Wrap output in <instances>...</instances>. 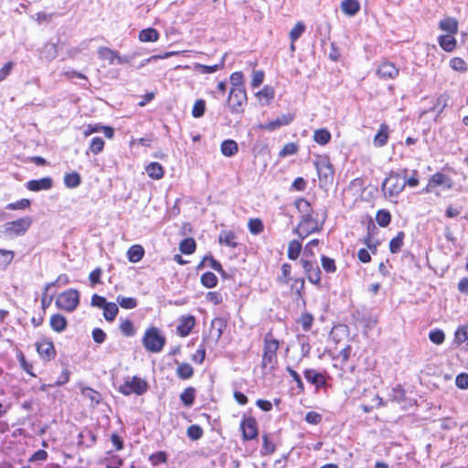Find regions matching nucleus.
Returning <instances> with one entry per match:
<instances>
[{
  "label": "nucleus",
  "mask_w": 468,
  "mask_h": 468,
  "mask_svg": "<svg viewBox=\"0 0 468 468\" xmlns=\"http://www.w3.org/2000/svg\"><path fill=\"white\" fill-rule=\"evenodd\" d=\"M119 308L114 303H107L103 307V317L108 322H112L118 314Z\"/></svg>",
  "instance_id": "2f4dec72"
},
{
  "label": "nucleus",
  "mask_w": 468,
  "mask_h": 468,
  "mask_svg": "<svg viewBox=\"0 0 468 468\" xmlns=\"http://www.w3.org/2000/svg\"><path fill=\"white\" fill-rule=\"evenodd\" d=\"M99 56L102 59H106L109 61L111 65H113L116 63L119 53L113 49H111L109 48H99Z\"/></svg>",
  "instance_id": "c85d7f7f"
},
{
  "label": "nucleus",
  "mask_w": 468,
  "mask_h": 468,
  "mask_svg": "<svg viewBox=\"0 0 468 468\" xmlns=\"http://www.w3.org/2000/svg\"><path fill=\"white\" fill-rule=\"evenodd\" d=\"M52 186L53 179L50 176L42 177L40 179L29 180L27 183V188L33 192L49 190Z\"/></svg>",
  "instance_id": "2eb2a0df"
},
{
  "label": "nucleus",
  "mask_w": 468,
  "mask_h": 468,
  "mask_svg": "<svg viewBox=\"0 0 468 468\" xmlns=\"http://www.w3.org/2000/svg\"><path fill=\"white\" fill-rule=\"evenodd\" d=\"M390 220H391V215L388 210L379 209L377 212L376 221L380 227L385 228V227L388 226V224L390 223Z\"/></svg>",
  "instance_id": "4c0bfd02"
},
{
  "label": "nucleus",
  "mask_w": 468,
  "mask_h": 468,
  "mask_svg": "<svg viewBox=\"0 0 468 468\" xmlns=\"http://www.w3.org/2000/svg\"><path fill=\"white\" fill-rule=\"evenodd\" d=\"M301 250H302L301 242L296 239L291 240L288 244V250H287L288 258L292 261L298 259V257L301 253Z\"/></svg>",
  "instance_id": "7c9ffc66"
},
{
  "label": "nucleus",
  "mask_w": 468,
  "mask_h": 468,
  "mask_svg": "<svg viewBox=\"0 0 468 468\" xmlns=\"http://www.w3.org/2000/svg\"><path fill=\"white\" fill-rule=\"evenodd\" d=\"M116 301L123 309H133L137 306V300L133 297L118 295Z\"/></svg>",
  "instance_id": "ea45409f"
},
{
  "label": "nucleus",
  "mask_w": 468,
  "mask_h": 468,
  "mask_svg": "<svg viewBox=\"0 0 468 468\" xmlns=\"http://www.w3.org/2000/svg\"><path fill=\"white\" fill-rule=\"evenodd\" d=\"M237 237L233 231L230 230H223L220 232L218 237V242L221 245H225L230 248H236L238 243L236 241Z\"/></svg>",
  "instance_id": "5701e85b"
},
{
  "label": "nucleus",
  "mask_w": 468,
  "mask_h": 468,
  "mask_svg": "<svg viewBox=\"0 0 468 468\" xmlns=\"http://www.w3.org/2000/svg\"><path fill=\"white\" fill-rule=\"evenodd\" d=\"M80 303V294L75 289H69L61 292L57 300L56 305L58 309L71 313Z\"/></svg>",
  "instance_id": "39448f33"
},
{
  "label": "nucleus",
  "mask_w": 468,
  "mask_h": 468,
  "mask_svg": "<svg viewBox=\"0 0 468 468\" xmlns=\"http://www.w3.org/2000/svg\"><path fill=\"white\" fill-rule=\"evenodd\" d=\"M203 262L206 263L210 268H212L214 271H216L221 274H224V271L222 269L221 264L218 261H216L213 257H211V256L205 257L203 260Z\"/></svg>",
  "instance_id": "680f3d73"
},
{
  "label": "nucleus",
  "mask_w": 468,
  "mask_h": 468,
  "mask_svg": "<svg viewBox=\"0 0 468 468\" xmlns=\"http://www.w3.org/2000/svg\"><path fill=\"white\" fill-rule=\"evenodd\" d=\"M295 207L302 216L312 214V207L310 203L304 198H298L295 201Z\"/></svg>",
  "instance_id": "09e8293b"
},
{
  "label": "nucleus",
  "mask_w": 468,
  "mask_h": 468,
  "mask_svg": "<svg viewBox=\"0 0 468 468\" xmlns=\"http://www.w3.org/2000/svg\"><path fill=\"white\" fill-rule=\"evenodd\" d=\"M179 249L184 254H191L196 250V241L192 238L185 239L181 241Z\"/></svg>",
  "instance_id": "37998d69"
},
{
  "label": "nucleus",
  "mask_w": 468,
  "mask_h": 468,
  "mask_svg": "<svg viewBox=\"0 0 468 468\" xmlns=\"http://www.w3.org/2000/svg\"><path fill=\"white\" fill-rule=\"evenodd\" d=\"M314 165L319 177L320 186L322 187L332 183L334 178V171L327 156H317Z\"/></svg>",
  "instance_id": "20e7f679"
},
{
  "label": "nucleus",
  "mask_w": 468,
  "mask_h": 468,
  "mask_svg": "<svg viewBox=\"0 0 468 468\" xmlns=\"http://www.w3.org/2000/svg\"><path fill=\"white\" fill-rule=\"evenodd\" d=\"M37 351L39 356L45 360H51L56 356L54 345L49 340H42L37 343Z\"/></svg>",
  "instance_id": "4468645a"
},
{
  "label": "nucleus",
  "mask_w": 468,
  "mask_h": 468,
  "mask_svg": "<svg viewBox=\"0 0 468 468\" xmlns=\"http://www.w3.org/2000/svg\"><path fill=\"white\" fill-rule=\"evenodd\" d=\"M314 317L310 314H303L299 318L298 323L302 325L304 331H309L313 325Z\"/></svg>",
  "instance_id": "13d9d810"
},
{
  "label": "nucleus",
  "mask_w": 468,
  "mask_h": 468,
  "mask_svg": "<svg viewBox=\"0 0 468 468\" xmlns=\"http://www.w3.org/2000/svg\"><path fill=\"white\" fill-rule=\"evenodd\" d=\"M32 224L30 217H24L4 225L5 233L10 237L24 235Z\"/></svg>",
  "instance_id": "1a4fd4ad"
},
{
  "label": "nucleus",
  "mask_w": 468,
  "mask_h": 468,
  "mask_svg": "<svg viewBox=\"0 0 468 468\" xmlns=\"http://www.w3.org/2000/svg\"><path fill=\"white\" fill-rule=\"evenodd\" d=\"M81 183L80 176L77 172L66 174L64 176V184L69 188H75Z\"/></svg>",
  "instance_id": "72a5a7b5"
},
{
  "label": "nucleus",
  "mask_w": 468,
  "mask_h": 468,
  "mask_svg": "<svg viewBox=\"0 0 468 468\" xmlns=\"http://www.w3.org/2000/svg\"><path fill=\"white\" fill-rule=\"evenodd\" d=\"M454 35L455 34H445L438 37V42L443 50L451 52L455 48L456 39Z\"/></svg>",
  "instance_id": "aec40b11"
},
{
  "label": "nucleus",
  "mask_w": 468,
  "mask_h": 468,
  "mask_svg": "<svg viewBox=\"0 0 468 468\" xmlns=\"http://www.w3.org/2000/svg\"><path fill=\"white\" fill-rule=\"evenodd\" d=\"M247 102L245 88H231L228 98V105L232 113H241Z\"/></svg>",
  "instance_id": "6e6552de"
},
{
  "label": "nucleus",
  "mask_w": 468,
  "mask_h": 468,
  "mask_svg": "<svg viewBox=\"0 0 468 468\" xmlns=\"http://www.w3.org/2000/svg\"><path fill=\"white\" fill-rule=\"evenodd\" d=\"M404 233L399 232L389 242V250L391 253H398L403 246Z\"/></svg>",
  "instance_id": "e433bc0d"
},
{
  "label": "nucleus",
  "mask_w": 468,
  "mask_h": 468,
  "mask_svg": "<svg viewBox=\"0 0 468 468\" xmlns=\"http://www.w3.org/2000/svg\"><path fill=\"white\" fill-rule=\"evenodd\" d=\"M377 74L384 80L394 79L399 75V69L393 63L385 61L378 66Z\"/></svg>",
  "instance_id": "f3484780"
},
{
  "label": "nucleus",
  "mask_w": 468,
  "mask_h": 468,
  "mask_svg": "<svg viewBox=\"0 0 468 468\" xmlns=\"http://www.w3.org/2000/svg\"><path fill=\"white\" fill-rule=\"evenodd\" d=\"M319 244V240L317 239H314L311 241H309L304 249H303V257L305 259L313 258L314 256V252L313 251L314 247L317 246Z\"/></svg>",
  "instance_id": "e2e57ef3"
},
{
  "label": "nucleus",
  "mask_w": 468,
  "mask_h": 468,
  "mask_svg": "<svg viewBox=\"0 0 468 468\" xmlns=\"http://www.w3.org/2000/svg\"><path fill=\"white\" fill-rule=\"evenodd\" d=\"M248 228L250 232L254 235L261 234L264 229L263 223L260 218L249 219Z\"/></svg>",
  "instance_id": "a18cd8bd"
},
{
  "label": "nucleus",
  "mask_w": 468,
  "mask_h": 468,
  "mask_svg": "<svg viewBox=\"0 0 468 468\" xmlns=\"http://www.w3.org/2000/svg\"><path fill=\"white\" fill-rule=\"evenodd\" d=\"M180 399L184 403V405L190 407L193 405L195 400V388H186L180 395Z\"/></svg>",
  "instance_id": "79ce46f5"
},
{
  "label": "nucleus",
  "mask_w": 468,
  "mask_h": 468,
  "mask_svg": "<svg viewBox=\"0 0 468 468\" xmlns=\"http://www.w3.org/2000/svg\"><path fill=\"white\" fill-rule=\"evenodd\" d=\"M145 171L149 177L158 180L164 176V168L157 162L150 163L146 167Z\"/></svg>",
  "instance_id": "b1692460"
},
{
  "label": "nucleus",
  "mask_w": 468,
  "mask_h": 468,
  "mask_svg": "<svg viewBox=\"0 0 468 468\" xmlns=\"http://www.w3.org/2000/svg\"><path fill=\"white\" fill-rule=\"evenodd\" d=\"M148 384L145 380L133 377L132 378H127L122 385L119 387V392L124 396H129L133 393L136 395H143L146 392Z\"/></svg>",
  "instance_id": "0eeeda50"
},
{
  "label": "nucleus",
  "mask_w": 468,
  "mask_h": 468,
  "mask_svg": "<svg viewBox=\"0 0 468 468\" xmlns=\"http://www.w3.org/2000/svg\"><path fill=\"white\" fill-rule=\"evenodd\" d=\"M293 120L292 114H285L279 118H277L274 121L269 122L268 123L264 124L262 127L268 131H274L283 125H288L292 122Z\"/></svg>",
  "instance_id": "a211bd4d"
},
{
  "label": "nucleus",
  "mask_w": 468,
  "mask_h": 468,
  "mask_svg": "<svg viewBox=\"0 0 468 468\" xmlns=\"http://www.w3.org/2000/svg\"><path fill=\"white\" fill-rule=\"evenodd\" d=\"M15 253L13 250L0 249V269L5 270L12 262Z\"/></svg>",
  "instance_id": "f704fd0d"
},
{
  "label": "nucleus",
  "mask_w": 468,
  "mask_h": 468,
  "mask_svg": "<svg viewBox=\"0 0 468 468\" xmlns=\"http://www.w3.org/2000/svg\"><path fill=\"white\" fill-rule=\"evenodd\" d=\"M206 110V102L204 100H197L192 109V115L195 118H200L204 115Z\"/></svg>",
  "instance_id": "6e6d98bb"
},
{
  "label": "nucleus",
  "mask_w": 468,
  "mask_h": 468,
  "mask_svg": "<svg viewBox=\"0 0 468 468\" xmlns=\"http://www.w3.org/2000/svg\"><path fill=\"white\" fill-rule=\"evenodd\" d=\"M256 95L260 101L265 100V104H268L274 98V90L272 87L266 85Z\"/></svg>",
  "instance_id": "a19ab883"
},
{
  "label": "nucleus",
  "mask_w": 468,
  "mask_h": 468,
  "mask_svg": "<svg viewBox=\"0 0 468 468\" xmlns=\"http://www.w3.org/2000/svg\"><path fill=\"white\" fill-rule=\"evenodd\" d=\"M228 325L225 318L217 317L212 320L207 341L217 344Z\"/></svg>",
  "instance_id": "9b49d317"
},
{
  "label": "nucleus",
  "mask_w": 468,
  "mask_h": 468,
  "mask_svg": "<svg viewBox=\"0 0 468 468\" xmlns=\"http://www.w3.org/2000/svg\"><path fill=\"white\" fill-rule=\"evenodd\" d=\"M220 148L223 155L230 157L238 152V144L233 140H225Z\"/></svg>",
  "instance_id": "c756f323"
},
{
  "label": "nucleus",
  "mask_w": 468,
  "mask_h": 468,
  "mask_svg": "<svg viewBox=\"0 0 468 468\" xmlns=\"http://www.w3.org/2000/svg\"><path fill=\"white\" fill-rule=\"evenodd\" d=\"M430 340L437 345L443 343L445 339L444 333L441 330H433L429 334Z\"/></svg>",
  "instance_id": "0e129e2a"
},
{
  "label": "nucleus",
  "mask_w": 468,
  "mask_h": 468,
  "mask_svg": "<svg viewBox=\"0 0 468 468\" xmlns=\"http://www.w3.org/2000/svg\"><path fill=\"white\" fill-rule=\"evenodd\" d=\"M165 344V337L157 327L148 328L143 337L144 348L151 353H159Z\"/></svg>",
  "instance_id": "f03ea898"
},
{
  "label": "nucleus",
  "mask_w": 468,
  "mask_h": 468,
  "mask_svg": "<svg viewBox=\"0 0 468 468\" xmlns=\"http://www.w3.org/2000/svg\"><path fill=\"white\" fill-rule=\"evenodd\" d=\"M303 288H304V280L302 278L294 279L291 285L292 291H293L298 296H301Z\"/></svg>",
  "instance_id": "338daca9"
},
{
  "label": "nucleus",
  "mask_w": 468,
  "mask_h": 468,
  "mask_svg": "<svg viewBox=\"0 0 468 468\" xmlns=\"http://www.w3.org/2000/svg\"><path fill=\"white\" fill-rule=\"evenodd\" d=\"M244 440H253L258 434L257 422L253 418L244 419L240 423Z\"/></svg>",
  "instance_id": "ddd939ff"
},
{
  "label": "nucleus",
  "mask_w": 468,
  "mask_h": 468,
  "mask_svg": "<svg viewBox=\"0 0 468 468\" xmlns=\"http://www.w3.org/2000/svg\"><path fill=\"white\" fill-rule=\"evenodd\" d=\"M223 65H224L223 60L220 62V64H215L213 66H206V65H202L199 63H196L194 65V69L200 74H210V73H214L217 70H218L219 69H221L223 67Z\"/></svg>",
  "instance_id": "473e14b6"
},
{
  "label": "nucleus",
  "mask_w": 468,
  "mask_h": 468,
  "mask_svg": "<svg viewBox=\"0 0 468 468\" xmlns=\"http://www.w3.org/2000/svg\"><path fill=\"white\" fill-rule=\"evenodd\" d=\"M330 139L331 133L326 129H318L314 133V140L321 145L329 143Z\"/></svg>",
  "instance_id": "c9c22d12"
},
{
  "label": "nucleus",
  "mask_w": 468,
  "mask_h": 468,
  "mask_svg": "<svg viewBox=\"0 0 468 468\" xmlns=\"http://www.w3.org/2000/svg\"><path fill=\"white\" fill-rule=\"evenodd\" d=\"M187 436L192 440H198L203 435V431L198 425H190L186 431Z\"/></svg>",
  "instance_id": "bf43d9fd"
},
{
  "label": "nucleus",
  "mask_w": 468,
  "mask_h": 468,
  "mask_svg": "<svg viewBox=\"0 0 468 468\" xmlns=\"http://www.w3.org/2000/svg\"><path fill=\"white\" fill-rule=\"evenodd\" d=\"M298 150V146L293 143L286 144L280 151V156H287L294 154Z\"/></svg>",
  "instance_id": "69168bd1"
},
{
  "label": "nucleus",
  "mask_w": 468,
  "mask_h": 468,
  "mask_svg": "<svg viewBox=\"0 0 468 468\" xmlns=\"http://www.w3.org/2000/svg\"><path fill=\"white\" fill-rule=\"evenodd\" d=\"M193 367L191 365L187 363H182L178 366L176 369V374L178 378L182 379H187L193 376Z\"/></svg>",
  "instance_id": "58836bf2"
},
{
  "label": "nucleus",
  "mask_w": 468,
  "mask_h": 468,
  "mask_svg": "<svg viewBox=\"0 0 468 468\" xmlns=\"http://www.w3.org/2000/svg\"><path fill=\"white\" fill-rule=\"evenodd\" d=\"M450 67L459 72H465L467 70L466 62L462 58L455 57L450 60Z\"/></svg>",
  "instance_id": "3c124183"
},
{
  "label": "nucleus",
  "mask_w": 468,
  "mask_h": 468,
  "mask_svg": "<svg viewBox=\"0 0 468 468\" xmlns=\"http://www.w3.org/2000/svg\"><path fill=\"white\" fill-rule=\"evenodd\" d=\"M230 82L232 88H245L243 83V74L240 71L233 72L230 75Z\"/></svg>",
  "instance_id": "052dcab7"
},
{
  "label": "nucleus",
  "mask_w": 468,
  "mask_h": 468,
  "mask_svg": "<svg viewBox=\"0 0 468 468\" xmlns=\"http://www.w3.org/2000/svg\"><path fill=\"white\" fill-rule=\"evenodd\" d=\"M303 374L306 380L315 385L317 388L325 384L324 377L314 369H306Z\"/></svg>",
  "instance_id": "6ab92c4d"
},
{
  "label": "nucleus",
  "mask_w": 468,
  "mask_h": 468,
  "mask_svg": "<svg viewBox=\"0 0 468 468\" xmlns=\"http://www.w3.org/2000/svg\"><path fill=\"white\" fill-rule=\"evenodd\" d=\"M305 26L303 22H297L293 28L290 31V38L292 42H295L304 32Z\"/></svg>",
  "instance_id": "4d7b16f0"
},
{
  "label": "nucleus",
  "mask_w": 468,
  "mask_h": 468,
  "mask_svg": "<svg viewBox=\"0 0 468 468\" xmlns=\"http://www.w3.org/2000/svg\"><path fill=\"white\" fill-rule=\"evenodd\" d=\"M406 173H407V169H404L402 171V177H403V182H405V186H409L410 187H415L419 185V173L417 170H413L412 173H411V176L407 178V176H406Z\"/></svg>",
  "instance_id": "de8ad7c7"
},
{
  "label": "nucleus",
  "mask_w": 468,
  "mask_h": 468,
  "mask_svg": "<svg viewBox=\"0 0 468 468\" xmlns=\"http://www.w3.org/2000/svg\"><path fill=\"white\" fill-rule=\"evenodd\" d=\"M439 28L447 34H456L458 31V22L453 17H445L440 21Z\"/></svg>",
  "instance_id": "4be33fe9"
},
{
  "label": "nucleus",
  "mask_w": 468,
  "mask_h": 468,
  "mask_svg": "<svg viewBox=\"0 0 468 468\" xmlns=\"http://www.w3.org/2000/svg\"><path fill=\"white\" fill-rule=\"evenodd\" d=\"M81 394L95 404H99L101 400V395L90 388H83Z\"/></svg>",
  "instance_id": "49530a36"
},
{
  "label": "nucleus",
  "mask_w": 468,
  "mask_h": 468,
  "mask_svg": "<svg viewBox=\"0 0 468 468\" xmlns=\"http://www.w3.org/2000/svg\"><path fill=\"white\" fill-rule=\"evenodd\" d=\"M58 55V48L56 44L48 43L44 46L43 56L48 60L54 59Z\"/></svg>",
  "instance_id": "603ef678"
},
{
  "label": "nucleus",
  "mask_w": 468,
  "mask_h": 468,
  "mask_svg": "<svg viewBox=\"0 0 468 468\" xmlns=\"http://www.w3.org/2000/svg\"><path fill=\"white\" fill-rule=\"evenodd\" d=\"M405 188L402 175L392 172L382 183V191L387 197H398Z\"/></svg>",
  "instance_id": "7ed1b4c3"
},
{
  "label": "nucleus",
  "mask_w": 468,
  "mask_h": 468,
  "mask_svg": "<svg viewBox=\"0 0 468 468\" xmlns=\"http://www.w3.org/2000/svg\"><path fill=\"white\" fill-rule=\"evenodd\" d=\"M138 37L141 42H155L159 38V33L156 29L148 27L141 30Z\"/></svg>",
  "instance_id": "a878e982"
},
{
  "label": "nucleus",
  "mask_w": 468,
  "mask_h": 468,
  "mask_svg": "<svg viewBox=\"0 0 468 468\" xmlns=\"http://www.w3.org/2000/svg\"><path fill=\"white\" fill-rule=\"evenodd\" d=\"M455 384L459 388L467 389L468 388V374L461 373L456 377Z\"/></svg>",
  "instance_id": "774afa93"
},
{
  "label": "nucleus",
  "mask_w": 468,
  "mask_h": 468,
  "mask_svg": "<svg viewBox=\"0 0 468 468\" xmlns=\"http://www.w3.org/2000/svg\"><path fill=\"white\" fill-rule=\"evenodd\" d=\"M388 139V127L386 124H381L378 133L374 138V144L378 147L384 146Z\"/></svg>",
  "instance_id": "cd10ccee"
},
{
  "label": "nucleus",
  "mask_w": 468,
  "mask_h": 468,
  "mask_svg": "<svg viewBox=\"0 0 468 468\" xmlns=\"http://www.w3.org/2000/svg\"><path fill=\"white\" fill-rule=\"evenodd\" d=\"M196 320L193 315L181 316L179 324L176 326V332L179 336L186 337L189 335L193 327L195 326Z\"/></svg>",
  "instance_id": "dca6fc26"
},
{
  "label": "nucleus",
  "mask_w": 468,
  "mask_h": 468,
  "mask_svg": "<svg viewBox=\"0 0 468 468\" xmlns=\"http://www.w3.org/2000/svg\"><path fill=\"white\" fill-rule=\"evenodd\" d=\"M321 264L323 269L328 273H334L336 271V266L334 259L323 255L321 257Z\"/></svg>",
  "instance_id": "5fc2aeb1"
},
{
  "label": "nucleus",
  "mask_w": 468,
  "mask_h": 468,
  "mask_svg": "<svg viewBox=\"0 0 468 468\" xmlns=\"http://www.w3.org/2000/svg\"><path fill=\"white\" fill-rule=\"evenodd\" d=\"M201 283L207 288H214L218 283V278L213 272L207 271L201 276Z\"/></svg>",
  "instance_id": "c03bdc74"
},
{
  "label": "nucleus",
  "mask_w": 468,
  "mask_h": 468,
  "mask_svg": "<svg viewBox=\"0 0 468 468\" xmlns=\"http://www.w3.org/2000/svg\"><path fill=\"white\" fill-rule=\"evenodd\" d=\"M322 229V224L319 225L318 221L313 218V214L302 216L298 226L293 229V232L302 239L307 238L310 234L319 232Z\"/></svg>",
  "instance_id": "423d86ee"
},
{
  "label": "nucleus",
  "mask_w": 468,
  "mask_h": 468,
  "mask_svg": "<svg viewBox=\"0 0 468 468\" xmlns=\"http://www.w3.org/2000/svg\"><path fill=\"white\" fill-rule=\"evenodd\" d=\"M49 324L55 332L61 333L66 329L68 321L62 314H56L51 315Z\"/></svg>",
  "instance_id": "412c9836"
},
{
  "label": "nucleus",
  "mask_w": 468,
  "mask_h": 468,
  "mask_svg": "<svg viewBox=\"0 0 468 468\" xmlns=\"http://www.w3.org/2000/svg\"><path fill=\"white\" fill-rule=\"evenodd\" d=\"M452 182L442 173H435L431 176L429 180L427 186L423 189L424 192L430 193L432 192V189L438 186H444L447 189L452 188Z\"/></svg>",
  "instance_id": "f8f14e48"
},
{
  "label": "nucleus",
  "mask_w": 468,
  "mask_h": 468,
  "mask_svg": "<svg viewBox=\"0 0 468 468\" xmlns=\"http://www.w3.org/2000/svg\"><path fill=\"white\" fill-rule=\"evenodd\" d=\"M104 144L105 143L102 138L94 137L91 139L89 151H90L93 154H98L103 150Z\"/></svg>",
  "instance_id": "8fccbe9b"
},
{
  "label": "nucleus",
  "mask_w": 468,
  "mask_h": 468,
  "mask_svg": "<svg viewBox=\"0 0 468 468\" xmlns=\"http://www.w3.org/2000/svg\"><path fill=\"white\" fill-rule=\"evenodd\" d=\"M144 255V250L141 245H133L127 251L128 260L136 263L142 260Z\"/></svg>",
  "instance_id": "bb28decb"
},
{
  "label": "nucleus",
  "mask_w": 468,
  "mask_h": 468,
  "mask_svg": "<svg viewBox=\"0 0 468 468\" xmlns=\"http://www.w3.org/2000/svg\"><path fill=\"white\" fill-rule=\"evenodd\" d=\"M120 330L122 335L126 336H133L135 335V329L133 324L131 320L126 319L123 320L120 324Z\"/></svg>",
  "instance_id": "864d4df0"
},
{
  "label": "nucleus",
  "mask_w": 468,
  "mask_h": 468,
  "mask_svg": "<svg viewBox=\"0 0 468 468\" xmlns=\"http://www.w3.org/2000/svg\"><path fill=\"white\" fill-rule=\"evenodd\" d=\"M341 9L346 15L353 16L359 11L360 5L357 0H344Z\"/></svg>",
  "instance_id": "393cba45"
},
{
  "label": "nucleus",
  "mask_w": 468,
  "mask_h": 468,
  "mask_svg": "<svg viewBox=\"0 0 468 468\" xmlns=\"http://www.w3.org/2000/svg\"><path fill=\"white\" fill-rule=\"evenodd\" d=\"M279 341L274 339L271 334H267L264 337L263 356L261 360V368L264 373L271 372L277 363V350Z\"/></svg>",
  "instance_id": "f257e3e1"
},
{
  "label": "nucleus",
  "mask_w": 468,
  "mask_h": 468,
  "mask_svg": "<svg viewBox=\"0 0 468 468\" xmlns=\"http://www.w3.org/2000/svg\"><path fill=\"white\" fill-rule=\"evenodd\" d=\"M302 267L304 270L305 275L308 279V281L320 287L321 283V270L319 266L317 265L316 261H310L305 258H302L301 260Z\"/></svg>",
  "instance_id": "9d476101"
}]
</instances>
